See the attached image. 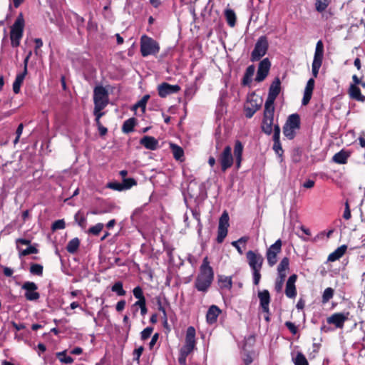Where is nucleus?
Here are the masks:
<instances>
[{"label": "nucleus", "mask_w": 365, "mask_h": 365, "mask_svg": "<svg viewBox=\"0 0 365 365\" xmlns=\"http://www.w3.org/2000/svg\"><path fill=\"white\" fill-rule=\"evenodd\" d=\"M180 90L178 85H170L168 83H163L158 86V95L161 98H165L168 95L176 93Z\"/></svg>", "instance_id": "f3484780"}, {"label": "nucleus", "mask_w": 365, "mask_h": 365, "mask_svg": "<svg viewBox=\"0 0 365 365\" xmlns=\"http://www.w3.org/2000/svg\"><path fill=\"white\" fill-rule=\"evenodd\" d=\"M255 71V67L254 65H250L247 68L242 79V83L244 85H248L251 83Z\"/></svg>", "instance_id": "c85d7f7f"}, {"label": "nucleus", "mask_w": 365, "mask_h": 365, "mask_svg": "<svg viewBox=\"0 0 365 365\" xmlns=\"http://www.w3.org/2000/svg\"><path fill=\"white\" fill-rule=\"evenodd\" d=\"M79 245L80 241L78 238L75 237L68 242L66 250L69 253L73 254L78 250Z\"/></svg>", "instance_id": "473e14b6"}, {"label": "nucleus", "mask_w": 365, "mask_h": 365, "mask_svg": "<svg viewBox=\"0 0 365 365\" xmlns=\"http://www.w3.org/2000/svg\"><path fill=\"white\" fill-rule=\"evenodd\" d=\"M258 297L259 299L260 307L262 309V311L267 314L269 313V302H270V295L268 290L264 289L263 291L258 292Z\"/></svg>", "instance_id": "aec40b11"}, {"label": "nucleus", "mask_w": 365, "mask_h": 365, "mask_svg": "<svg viewBox=\"0 0 365 365\" xmlns=\"http://www.w3.org/2000/svg\"><path fill=\"white\" fill-rule=\"evenodd\" d=\"M348 93L351 99L361 103L365 101V96L361 94L360 88L356 85H350Z\"/></svg>", "instance_id": "4be33fe9"}, {"label": "nucleus", "mask_w": 365, "mask_h": 365, "mask_svg": "<svg viewBox=\"0 0 365 365\" xmlns=\"http://www.w3.org/2000/svg\"><path fill=\"white\" fill-rule=\"evenodd\" d=\"M229 227V215H228V213L225 211L220 218V220H219V225H218V227H221V228H225V229H227Z\"/></svg>", "instance_id": "58836bf2"}, {"label": "nucleus", "mask_w": 365, "mask_h": 365, "mask_svg": "<svg viewBox=\"0 0 365 365\" xmlns=\"http://www.w3.org/2000/svg\"><path fill=\"white\" fill-rule=\"evenodd\" d=\"M16 243L17 249L19 250H21V247L19 246L20 244L28 245L31 243V241L29 240H26V239L19 238L16 240Z\"/></svg>", "instance_id": "e2e57ef3"}, {"label": "nucleus", "mask_w": 365, "mask_h": 365, "mask_svg": "<svg viewBox=\"0 0 365 365\" xmlns=\"http://www.w3.org/2000/svg\"><path fill=\"white\" fill-rule=\"evenodd\" d=\"M348 313H335L327 318V323L334 324L337 328H342L345 321L348 319Z\"/></svg>", "instance_id": "6ab92c4d"}, {"label": "nucleus", "mask_w": 365, "mask_h": 365, "mask_svg": "<svg viewBox=\"0 0 365 365\" xmlns=\"http://www.w3.org/2000/svg\"><path fill=\"white\" fill-rule=\"evenodd\" d=\"M170 148L172 150L173 157L177 160L182 161L183 160L184 151L181 147L178 145L171 143Z\"/></svg>", "instance_id": "7c9ffc66"}, {"label": "nucleus", "mask_w": 365, "mask_h": 365, "mask_svg": "<svg viewBox=\"0 0 365 365\" xmlns=\"http://www.w3.org/2000/svg\"><path fill=\"white\" fill-rule=\"evenodd\" d=\"M125 300H120L119 301L117 304H116V307H115V309L118 312H121L122 310L124 309L125 307Z\"/></svg>", "instance_id": "0e129e2a"}, {"label": "nucleus", "mask_w": 365, "mask_h": 365, "mask_svg": "<svg viewBox=\"0 0 365 365\" xmlns=\"http://www.w3.org/2000/svg\"><path fill=\"white\" fill-rule=\"evenodd\" d=\"M324 56V44L322 40L317 41L312 65V73L314 78H317L322 64Z\"/></svg>", "instance_id": "1a4fd4ad"}, {"label": "nucleus", "mask_w": 365, "mask_h": 365, "mask_svg": "<svg viewBox=\"0 0 365 365\" xmlns=\"http://www.w3.org/2000/svg\"><path fill=\"white\" fill-rule=\"evenodd\" d=\"M331 0H315V9L318 12L326 10Z\"/></svg>", "instance_id": "e433bc0d"}, {"label": "nucleus", "mask_w": 365, "mask_h": 365, "mask_svg": "<svg viewBox=\"0 0 365 365\" xmlns=\"http://www.w3.org/2000/svg\"><path fill=\"white\" fill-rule=\"evenodd\" d=\"M137 184L133 178H124L122 182L124 190H128Z\"/></svg>", "instance_id": "09e8293b"}, {"label": "nucleus", "mask_w": 365, "mask_h": 365, "mask_svg": "<svg viewBox=\"0 0 365 365\" xmlns=\"http://www.w3.org/2000/svg\"><path fill=\"white\" fill-rule=\"evenodd\" d=\"M108 187L117 190V191H122L124 190L123 186L121 182H111L108 184Z\"/></svg>", "instance_id": "864d4df0"}, {"label": "nucleus", "mask_w": 365, "mask_h": 365, "mask_svg": "<svg viewBox=\"0 0 365 365\" xmlns=\"http://www.w3.org/2000/svg\"><path fill=\"white\" fill-rule=\"evenodd\" d=\"M96 125H98V130H99V133L101 135H105L106 133H107V128L104 126H103L100 123H97Z\"/></svg>", "instance_id": "69168bd1"}, {"label": "nucleus", "mask_w": 365, "mask_h": 365, "mask_svg": "<svg viewBox=\"0 0 365 365\" xmlns=\"http://www.w3.org/2000/svg\"><path fill=\"white\" fill-rule=\"evenodd\" d=\"M274 108L264 106L261 129L268 135H271L275 125L274 124Z\"/></svg>", "instance_id": "9d476101"}, {"label": "nucleus", "mask_w": 365, "mask_h": 365, "mask_svg": "<svg viewBox=\"0 0 365 365\" xmlns=\"http://www.w3.org/2000/svg\"><path fill=\"white\" fill-rule=\"evenodd\" d=\"M227 235V229L218 227L217 230V241L218 243H222L224 239L226 237Z\"/></svg>", "instance_id": "de8ad7c7"}, {"label": "nucleus", "mask_w": 365, "mask_h": 365, "mask_svg": "<svg viewBox=\"0 0 365 365\" xmlns=\"http://www.w3.org/2000/svg\"><path fill=\"white\" fill-rule=\"evenodd\" d=\"M262 100L260 98L255 97L254 95L248 98L245 105V115L247 118H252L254 114L260 108Z\"/></svg>", "instance_id": "f8f14e48"}, {"label": "nucleus", "mask_w": 365, "mask_h": 365, "mask_svg": "<svg viewBox=\"0 0 365 365\" xmlns=\"http://www.w3.org/2000/svg\"><path fill=\"white\" fill-rule=\"evenodd\" d=\"M140 143L145 148L151 150H155L158 148V140L152 136H144L140 139Z\"/></svg>", "instance_id": "5701e85b"}, {"label": "nucleus", "mask_w": 365, "mask_h": 365, "mask_svg": "<svg viewBox=\"0 0 365 365\" xmlns=\"http://www.w3.org/2000/svg\"><path fill=\"white\" fill-rule=\"evenodd\" d=\"M222 171L225 172L233 165V157L232 148L230 145L226 146L219 157Z\"/></svg>", "instance_id": "ddd939ff"}, {"label": "nucleus", "mask_w": 365, "mask_h": 365, "mask_svg": "<svg viewBox=\"0 0 365 365\" xmlns=\"http://www.w3.org/2000/svg\"><path fill=\"white\" fill-rule=\"evenodd\" d=\"M66 226V223L63 220H58L55 221L52 225V230H62L64 229Z\"/></svg>", "instance_id": "5fc2aeb1"}, {"label": "nucleus", "mask_w": 365, "mask_h": 365, "mask_svg": "<svg viewBox=\"0 0 365 365\" xmlns=\"http://www.w3.org/2000/svg\"><path fill=\"white\" fill-rule=\"evenodd\" d=\"M282 245V240L279 239L267 249L266 257L269 267H273L277 263V255L281 252Z\"/></svg>", "instance_id": "9b49d317"}, {"label": "nucleus", "mask_w": 365, "mask_h": 365, "mask_svg": "<svg viewBox=\"0 0 365 365\" xmlns=\"http://www.w3.org/2000/svg\"><path fill=\"white\" fill-rule=\"evenodd\" d=\"M347 249V246L345 245H343L340 247H339L336 250H335L333 252L329 254L328 256V261L329 262H334L336 260H338L339 258H341L346 252Z\"/></svg>", "instance_id": "a878e982"}, {"label": "nucleus", "mask_w": 365, "mask_h": 365, "mask_svg": "<svg viewBox=\"0 0 365 365\" xmlns=\"http://www.w3.org/2000/svg\"><path fill=\"white\" fill-rule=\"evenodd\" d=\"M289 260L288 257H284L277 267V271L286 272L289 269Z\"/></svg>", "instance_id": "49530a36"}, {"label": "nucleus", "mask_w": 365, "mask_h": 365, "mask_svg": "<svg viewBox=\"0 0 365 365\" xmlns=\"http://www.w3.org/2000/svg\"><path fill=\"white\" fill-rule=\"evenodd\" d=\"M333 295H334V289L332 288L328 287V288L325 289V290L323 292V295H322V302L327 303L333 297Z\"/></svg>", "instance_id": "79ce46f5"}, {"label": "nucleus", "mask_w": 365, "mask_h": 365, "mask_svg": "<svg viewBox=\"0 0 365 365\" xmlns=\"http://www.w3.org/2000/svg\"><path fill=\"white\" fill-rule=\"evenodd\" d=\"M314 83L315 82L314 78H312L308 80L304 91L303 98L302 101V103L303 106H306L309 103L312 96L313 90L314 88Z\"/></svg>", "instance_id": "412c9836"}, {"label": "nucleus", "mask_w": 365, "mask_h": 365, "mask_svg": "<svg viewBox=\"0 0 365 365\" xmlns=\"http://www.w3.org/2000/svg\"><path fill=\"white\" fill-rule=\"evenodd\" d=\"M136 124V120L134 118H130L126 120L122 126V131L124 133H129L132 132L134 129V127Z\"/></svg>", "instance_id": "c756f323"}, {"label": "nucleus", "mask_w": 365, "mask_h": 365, "mask_svg": "<svg viewBox=\"0 0 365 365\" xmlns=\"http://www.w3.org/2000/svg\"><path fill=\"white\" fill-rule=\"evenodd\" d=\"M103 109H97L96 106H94L93 114L96 116V123H100V118L104 115L103 112H101Z\"/></svg>", "instance_id": "bf43d9fd"}, {"label": "nucleus", "mask_w": 365, "mask_h": 365, "mask_svg": "<svg viewBox=\"0 0 365 365\" xmlns=\"http://www.w3.org/2000/svg\"><path fill=\"white\" fill-rule=\"evenodd\" d=\"M292 361L294 365H309L305 356L301 352H297L295 356H292Z\"/></svg>", "instance_id": "c9c22d12"}, {"label": "nucleus", "mask_w": 365, "mask_h": 365, "mask_svg": "<svg viewBox=\"0 0 365 365\" xmlns=\"http://www.w3.org/2000/svg\"><path fill=\"white\" fill-rule=\"evenodd\" d=\"M56 357L62 364H71L73 362V359L71 356L66 355V350L56 353Z\"/></svg>", "instance_id": "f704fd0d"}, {"label": "nucleus", "mask_w": 365, "mask_h": 365, "mask_svg": "<svg viewBox=\"0 0 365 365\" xmlns=\"http://www.w3.org/2000/svg\"><path fill=\"white\" fill-rule=\"evenodd\" d=\"M242 151H243V145L242 143L239 140H237L235 144L234 148V155L236 160V165L237 168H239L241 165L242 158Z\"/></svg>", "instance_id": "393cba45"}, {"label": "nucleus", "mask_w": 365, "mask_h": 365, "mask_svg": "<svg viewBox=\"0 0 365 365\" xmlns=\"http://www.w3.org/2000/svg\"><path fill=\"white\" fill-rule=\"evenodd\" d=\"M75 222L82 229H85L87 226L86 218L81 211H78L74 216Z\"/></svg>", "instance_id": "72a5a7b5"}, {"label": "nucleus", "mask_w": 365, "mask_h": 365, "mask_svg": "<svg viewBox=\"0 0 365 365\" xmlns=\"http://www.w3.org/2000/svg\"><path fill=\"white\" fill-rule=\"evenodd\" d=\"M344 214H343V217L348 220L351 218V210H350V207H349V201L346 200L344 203Z\"/></svg>", "instance_id": "6e6d98bb"}, {"label": "nucleus", "mask_w": 365, "mask_h": 365, "mask_svg": "<svg viewBox=\"0 0 365 365\" xmlns=\"http://www.w3.org/2000/svg\"><path fill=\"white\" fill-rule=\"evenodd\" d=\"M269 43L266 36H261L257 41L251 53V61L255 62L263 57L268 50Z\"/></svg>", "instance_id": "6e6552de"}, {"label": "nucleus", "mask_w": 365, "mask_h": 365, "mask_svg": "<svg viewBox=\"0 0 365 365\" xmlns=\"http://www.w3.org/2000/svg\"><path fill=\"white\" fill-rule=\"evenodd\" d=\"M26 75V69H24V71L21 73H19L16 76L15 81L13 83V91L16 94L20 92L21 86Z\"/></svg>", "instance_id": "cd10ccee"}, {"label": "nucleus", "mask_w": 365, "mask_h": 365, "mask_svg": "<svg viewBox=\"0 0 365 365\" xmlns=\"http://www.w3.org/2000/svg\"><path fill=\"white\" fill-rule=\"evenodd\" d=\"M25 290V298L28 301H36L40 297V294L37 292L38 286L33 282H25L21 287Z\"/></svg>", "instance_id": "2eb2a0df"}, {"label": "nucleus", "mask_w": 365, "mask_h": 365, "mask_svg": "<svg viewBox=\"0 0 365 365\" xmlns=\"http://www.w3.org/2000/svg\"><path fill=\"white\" fill-rule=\"evenodd\" d=\"M271 66V63L268 58H264L260 61L258 66L255 81L257 82L263 81L267 76Z\"/></svg>", "instance_id": "dca6fc26"}, {"label": "nucleus", "mask_w": 365, "mask_h": 365, "mask_svg": "<svg viewBox=\"0 0 365 365\" xmlns=\"http://www.w3.org/2000/svg\"><path fill=\"white\" fill-rule=\"evenodd\" d=\"M24 29V19L22 14H20L11 28L10 38L13 47L19 46L20 40L23 36Z\"/></svg>", "instance_id": "39448f33"}, {"label": "nucleus", "mask_w": 365, "mask_h": 365, "mask_svg": "<svg viewBox=\"0 0 365 365\" xmlns=\"http://www.w3.org/2000/svg\"><path fill=\"white\" fill-rule=\"evenodd\" d=\"M93 103L97 109H104L109 103L108 92L103 86H97L93 90Z\"/></svg>", "instance_id": "0eeeda50"}, {"label": "nucleus", "mask_w": 365, "mask_h": 365, "mask_svg": "<svg viewBox=\"0 0 365 365\" xmlns=\"http://www.w3.org/2000/svg\"><path fill=\"white\" fill-rule=\"evenodd\" d=\"M19 257H22V256H26V255H29L30 254H36L38 253V250L34 247V246H29L25 250H22L21 249V250H19Z\"/></svg>", "instance_id": "c03bdc74"}, {"label": "nucleus", "mask_w": 365, "mask_h": 365, "mask_svg": "<svg viewBox=\"0 0 365 365\" xmlns=\"http://www.w3.org/2000/svg\"><path fill=\"white\" fill-rule=\"evenodd\" d=\"M103 227L104 225L103 223H97L96 225L89 228L88 233L95 236L98 235L99 233L102 231Z\"/></svg>", "instance_id": "37998d69"}, {"label": "nucleus", "mask_w": 365, "mask_h": 365, "mask_svg": "<svg viewBox=\"0 0 365 365\" xmlns=\"http://www.w3.org/2000/svg\"><path fill=\"white\" fill-rule=\"evenodd\" d=\"M153 331V327H148L143 329L140 333V337L142 340H146L148 339Z\"/></svg>", "instance_id": "3c124183"}, {"label": "nucleus", "mask_w": 365, "mask_h": 365, "mask_svg": "<svg viewBox=\"0 0 365 365\" xmlns=\"http://www.w3.org/2000/svg\"><path fill=\"white\" fill-rule=\"evenodd\" d=\"M349 156V152L341 150L333 156L332 160L338 164H346Z\"/></svg>", "instance_id": "bb28decb"}, {"label": "nucleus", "mask_w": 365, "mask_h": 365, "mask_svg": "<svg viewBox=\"0 0 365 365\" xmlns=\"http://www.w3.org/2000/svg\"><path fill=\"white\" fill-rule=\"evenodd\" d=\"M273 150H274L276 154L278 155L279 156H282L283 155L284 151L282 150V145H281L280 142L274 143Z\"/></svg>", "instance_id": "13d9d810"}, {"label": "nucleus", "mask_w": 365, "mask_h": 365, "mask_svg": "<svg viewBox=\"0 0 365 365\" xmlns=\"http://www.w3.org/2000/svg\"><path fill=\"white\" fill-rule=\"evenodd\" d=\"M133 295L135 298L138 299H145L142 289L140 287H136L134 288L133 291Z\"/></svg>", "instance_id": "4d7b16f0"}, {"label": "nucleus", "mask_w": 365, "mask_h": 365, "mask_svg": "<svg viewBox=\"0 0 365 365\" xmlns=\"http://www.w3.org/2000/svg\"><path fill=\"white\" fill-rule=\"evenodd\" d=\"M196 346L195 329L189 327L186 331L185 342L180 350L178 362L181 365H186L187 356L191 354Z\"/></svg>", "instance_id": "7ed1b4c3"}, {"label": "nucleus", "mask_w": 365, "mask_h": 365, "mask_svg": "<svg viewBox=\"0 0 365 365\" xmlns=\"http://www.w3.org/2000/svg\"><path fill=\"white\" fill-rule=\"evenodd\" d=\"M158 334L155 333L153 336L152 339L149 343L150 349H152L153 346L156 344L158 339Z\"/></svg>", "instance_id": "774afa93"}, {"label": "nucleus", "mask_w": 365, "mask_h": 365, "mask_svg": "<svg viewBox=\"0 0 365 365\" xmlns=\"http://www.w3.org/2000/svg\"><path fill=\"white\" fill-rule=\"evenodd\" d=\"M225 16L228 25L231 27L235 26L236 24V15L232 9H227L225 11Z\"/></svg>", "instance_id": "2f4dec72"}, {"label": "nucleus", "mask_w": 365, "mask_h": 365, "mask_svg": "<svg viewBox=\"0 0 365 365\" xmlns=\"http://www.w3.org/2000/svg\"><path fill=\"white\" fill-rule=\"evenodd\" d=\"M30 272L34 275L42 276L43 266L39 264H32L30 267Z\"/></svg>", "instance_id": "a19ab883"}, {"label": "nucleus", "mask_w": 365, "mask_h": 365, "mask_svg": "<svg viewBox=\"0 0 365 365\" xmlns=\"http://www.w3.org/2000/svg\"><path fill=\"white\" fill-rule=\"evenodd\" d=\"M219 282L222 288L230 289L232 286V278L230 277L220 276Z\"/></svg>", "instance_id": "4c0bfd02"}, {"label": "nucleus", "mask_w": 365, "mask_h": 365, "mask_svg": "<svg viewBox=\"0 0 365 365\" xmlns=\"http://www.w3.org/2000/svg\"><path fill=\"white\" fill-rule=\"evenodd\" d=\"M297 279V275L294 274L291 275L286 283L285 287V294L289 299H294L297 296V289L295 286V282Z\"/></svg>", "instance_id": "a211bd4d"}, {"label": "nucleus", "mask_w": 365, "mask_h": 365, "mask_svg": "<svg viewBox=\"0 0 365 365\" xmlns=\"http://www.w3.org/2000/svg\"><path fill=\"white\" fill-rule=\"evenodd\" d=\"M140 53L143 57L155 56L160 51L159 43L153 38L143 35L140 38Z\"/></svg>", "instance_id": "20e7f679"}, {"label": "nucleus", "mask_w": 365, "mask_h": 365, "mask_svg": "<svg viewBox=\"0 0 365 365\" xmlns=\"http://www.w3.org/2000/svg\"><path fill=\"white\" fill-rule=\"evenodd\" d=\"M143 351V346H140L138 349L134 350V355L135 356V359L137 361H139V359H140Z\"/></svg>", "instance_id": "338daca9"}, {"label": "nucleus", "mask_w": 365, "mask_h": 365, "mask_svg": "<svg viewBox=\"0 0 365 365\" xmlns=\"http://www.w3.org/2000/svg\"><path fill=\"white\" fill-rule=\"evenodd\" d=\"M149 96L148 95H145L144 96L142 99L140 101H139L135 106H134V108L135 109L136 108H141L143 109V110L144 111L145 109V106H146V103L149 99Z\"/></svg>", "instance_id": "8fccbe9b"}, {"label": "nucleus", "mask_w": 365, "mask_h": 365, "mask_svg": "<svg viewBox=\"0 0 365 365\" xmlns=\"http://www.w3.org/2000/svg\"><path fill=\"white\" fill-rule=\"evenodd\" d=\"M111 290L114 292H116V294L118 296H124L126 293L125 291L123 289V283L121 282H115L113 285Z\"/></svg>", "instance_id": "ea45409f"}, {"label": "nucleus", "mask_w": 365, "mask_h": 365, "mask_svg": "<svg viewBox=\"0 0 365 365\" xmlns=\"http://www.w3.org/2000/svg\"><path fill=\"white\" fill-rule=\"evenodd\" d=\"M191 212L193 217L197 221V232L200 235L202 229V225L200 220V213L197 210H192Z\"/></svg>", "instance_id": "a18cd8bd"}, {"label": "nucleus", "mask_w": 365, "mask_h": 365, "mask_svg": "<svg viewBox=\"0 0 365 365\" xmlns=\"http://www.w3.org/2000/svg\"><path fill=\"white\" fill-rule=\"evenodd\" d=\"M246 257L249 266L252 271L253 283L258 285L261 279L260 271L262 267L264 258L258 252L249 250L246 253Z\"/></svg>", "instance_id": "f03ea898"}, {"label": "nucleus", "mask_w": 365, "mask_h": 365, "mask_svg": "<svg viewBox=\"0 0 365 365\" xmlns=\"http://www.w3.org/2000/svg\"><path fill=\"white\" fill-rule=\"evenodd\" d=\"M272 132L274 143L280 142V128L278 124L274 125Z\"/></svg>", "instance_id": "603ef678"}, {"label": "nucleus", "mask_w": 365, "mask_h": 365, "mask_svg": "<svg viewBox=\"0 0 365 365\" xmlns=\"http://www.w3.org/2000/svg\"><path fill=\"white\" fill-rule=\"evenodd\" d=\"M280 84L281 83L278 78H275L272 82L269 89L268 97L264 106L274 108V103L280 92Z\"/></svg>", "instance_id": "4468645a"}, {"label": "nucleus", "mask_w": 365, "mask_h": 365, "mask_svg": "<svg viewBox=\"0 0 365 365\" xmlns=\"http://www.w3.org/2000/svg\"><path fill=\"white\" fill-rule=\"evenodd\" d=\"M220 312L221 310L216 305L210 306L206 314L207 323L210 324H214L217 321Z\"/></svg>", "instance_id": "b1692460"}, {"label": "nucleus", "mask_w": 365, "mask_h": 365, "mask_svg": "<svg viewBox=\"0 0 365 365\" xmlns=\"http://www.w3.org/2000/svg\"><path fill=\"white\" fill-rule=\"evenodd\" d=\"M285 326L290 331V332L293 334H296L297 333V327L295 324L291 322H286Z\"/></svg>", "instance_id": "052dcab7"}, {"label": "nucleus", "mask_w": 365, "mask_h": 365, "mask_svg": "<svg viewBox=\"0 0 365 365\" xmlns=\"http://www.w3.org/2000/svg\"><path fill=\"white\" fill-rule=\"evenodd\" d=\"M300 128V118L297 113L290 115L284 127L283 133L289 140H292L296 135V130Z\"/></svg>", "instance_id": "423d86ee"}, {"label": "nucleus", "mask_w": 365, "mask_h": 365, "mask_svg": "<svg viewBox=\"0 0 365 365\" xmlns=\"http://www.w3.org/2000/svg\"><path fill=\"white\" fill-rule=\"evenodd\" d=\"M284 280L276 279L274 284V289L277 292H281L282 291Z\"/></svg>", "instance_id": "680f3d73"}, {"label": "nucleus", "mask_w": 365, "mask_h": 365, "mask_svg": "<svg viewBox=\"0 0 365 365\" xmlns=\"http://www.w3.org/2000/svg\"><path fill=\"white\" fill-rule=\"evenodd\" d=\"M213 279V269L210 266L208 257H205L200 267V272L195 279V287L198 291L205 292L210 287Z\"/></svg>", "instance_id": "f257e3e1"}]
</instances>
